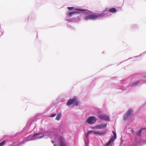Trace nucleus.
Masks as SVG:
<instances>
[{
    "mask_svg": "<svg viewBox=\"0 0 146 146\" xmlns=\"http://www.w3.org/2000/svg\"><path fill=\"white\" fill-rule=\"evenodd\" d=\"M139 82V81H137V82H135L133 84H132L131 85V86H134V85H137L138 84Z\"/></svg>",
    "mask_w": 146,
    "mask_h": 146,
    "instance_id": "18",
    "label": "nucleus"
},
{
    "mask_svg": "<svg viewBox=\"0 0 146 146\" xmlns=\"http://www.w3.org/2000/svg\"><path fill=\"white\" fill-rule=\"evenodd\" d=\"M41 135V133H36L35 134H34L33 135V137H35V138H37V139H39L40 138H43V135H41V136H39V135Z\"/></svg>",
    "mask_w": 146,
    "mask_h": 146,
    "instance_id": "10",
    "label": "nucleus"
},
{
    "mask_svg": "<svg viewBox=\"0 0 146 146\" xmlns=\"http://www.w3.org/2000/svg\"><path fill=\"white\" fill-rule=\"evenodd\" d=\"M111 142L110 141H109L107 143L105 144L104 146H108Z\"/></svg>",
    "mask_w": 146,
    "mask_h": 146,
    "instance_id": "15",
    "label": "nucleus"
},
{
    "mask_svg": "<svg viewBox=\"0 0 146 146\" xmlns=\"http://www.w3.org/2000/svg\"><path fill=\"white\" fill-rule=\"evenodd\" d=\"M60 146H66V144L64 139L62 137L60 138Z\"/></svg>",
    "mask_w": 146,
    "mask_h": 146,
    "instance_id": "9",
    "label": "nucleus"
},
{
    "mask_svg": "<svg viewBox=\"0 0 146 146\" xmlns=\"http://www.w3.org/2000/svg\"><path fill=\"white\" fill-rule=\"evenodd\" d=\"M5 143V141H4L0 143V146L3 145Z\"/></svg>",
    "mask_w": 146,
    "mask_h": 146,
    "instance_id": "17",
    "label": "nucleus"
},
{
    "mask_svg": "<svg viewBox=\"0 0 146 146\" xmlns=\"http://www.w3.org/2000/svg\"><path fill=\"white\" fill-rule=\"evenodd\" d=\"M112 133H113V135L114 134H116L115 133V132L113 131H112Z\"/></svg>",
    "mask_w": 146,
    "mask_h": 146,
    "instance_id": "23",
    "label": "nucleus"
},
{
    "mask_svg": "<svg viewBox=\"0 0 146 146\" xmlns=\"http://www.w3.org/2000/svg\"><path fill=\"white\" fill-rule=\"evenodd\" d=\"M92 133L93 134H97L99 135H103L106 133L105 132H98L95 131H90L88 133V135L90 133Z\"/></svg>",
    "mask_w": 146,
    "mask_h": 146,
    "instance_id": "8",
    "label": "nucleus"
},
{
    "mask_svg": "<svg viewBox=\"0 0 146 146\" xmlns=\"http://www.w3.org/2000/svg\"><path fill=\"white\" fill-rule=\"evenodd\" d=\"M74 103L76 106H78L79 104V102L77 101L76 99L75 98L69 100L66 103V105L69 106L71 104Z\"/></svg>",
    "mask_w": 146,
    "mask_h": 146,
    "instance_id": "2",
    "label": "nucleus"
},
{
    "mask_svg": "<svg viewBox=\"0 0 146 146\" xmlns=\"http://www.w3.org/2000/svg\"><path fill=\"white\" fill-rule=\"evenodd\" d=\"M74 10L77 11L69 13L67 14V15H68L69 16H71L73 14L76 13H79L80 12L87 11V10L86 9H75Z\"/></svg>",
    "mask_w": 146,
    "mask_h": 146,
    "instance_id": "5",
    "label": "nucleus"
},
{
    "mask_svg": "<svg viewBox=\"0 0 146 146\" xmlns=\"http://www.w3.org/2000/svg\"><path fill=\"white\" fill-rule=\"evenodd\" d=\"M102 16V14H98V15L91 14L85 16L84 17V19L86 20L88 19H95Z\"/></svg>",
    "mask_w": 146,
    "mask_h": 146,
    "instance_id": "1",
    "label": "nucleus"
},
{
    "mask_svg": "<svg viewBox=\"0 0 146 146\" xmlns=\"http://www.w3.org/2000/svg\"><path fill=\"white\" fill-rule=\"evenodd\" d=\"M107 124L106 123L102 124L100 125H98L94 127L95 129H102L106 127L107 126Z\"/></svg>",
    "mask_w": 146,
    "mask_h": 146,
    "instance_id": "7",
    "label": "nucleus"
},
{
    "mask_svg": "<svg viewBox=\"0 0 146 146\" xmlns=\"http://www.w3.org/2000/svg\"><path fill=\"white\" fill-rule=\"evenodd\" d=\"M88 135V133L87 134V135H86V137H87Z\"/></svg>",
    "mask_w": 146,
    "mask_h": 146,
    "instance_id": "24",
    "label": "nucleus"
},
{
    "mask_svg": "<svg viewBox=\"0 0 146 146\" xmlns=\"http://www.w3.org/2000/svg\"><path fill=\"white\" fill-rule=\"evenodd\" d=\"M98 117L102 120L106 121H109V117L105 115H99L98 116Z\"/></svg>",
    "mask_w": 146,
    "mask_h": 146,
    "instance_id": "6",
    "label": "nucleus"
},
{
    "mask_svg": "<svg viewBox=\"0 0 146 146\" xmlns=\"http://www.w3.org/2000/svg\"><path fill=\"white\" fill-rule=\"evenodd\" d=\"M131 132L132 133H133L134 132V131L132 129Z\"/></svg>",
    "mask_w": 146,
    "mask_h": 146,
    "instance_id": "22",
    "label": "nucleus"
},
{
    "mask_svg": "<svg viewBox=\"0 0 146 146\" xmlns=\"http://www.w3.org/2000/svg\"><path fill=\"white\" fill-rule=\"evenodd\" d=\"M56 115V114L55 113H54V114H53L52 115L50 116V117H53L55 116Z\"/></svg>",
    "mask_w": 146,
    "mask_h": 146,
    "instance_id": "20",
    "label": "nucleus"
},
{
    "mask_svg": "<svg viewBox=\"0 0 146 146\" xmlns=\"http://www.w3.org/2000/svg\"><path fill=\"white\" fill-rule=\"evenodd\" d=\"M117 11V10L115 8H112L110 9L109 10V11L111 13H114L116 12Z\"/></svg>",
    "mask_w": 146,
    "mask_h": 146,
    "instance_id": "11",
    "label": "nucleus"
},
{
    "mask_svg": "<svg viewBox=\"0 0 146 146\" xmlns=\"http://www.w3.org/2000/svg\"><path fill=\"white\" fill-rule=\"evenodd\" d=\"M113 135H114V136L113 137V138H114L115 139L116 138V134H114Z\"/></svg>",
    "mask_w": 146,
    "mask_h": 146,
    "instance_id": "21",
    "label": "nucleus"
},
{
    "mask_svg": "<svg viewBox=\"0 0 146 146\" xmlns=\"http://www.w3.org/2000/svg\"><path fill=\"white\" fill-rule=\"evenodd\" d=\"M30 136H29L28 137H27L25 139L23 143H24V142H25V141H28L30 140V139H29L31 138Z\"/></svg>",
    "mask_w": 146,
    "mask_h": 146,
    "instance_id": "14",
    "label": "nucleus"
},
{
    "mask_svg": "<svg viewBox=\"0 0 146 146\" xmlns=\"http://www.w3.org/2000/svg\"><path fill=\"white\" fill-rule=\"evenodd\" d=\"M144 129H145L146 130V128H141L139 131L137 133V134L138 135V136H140L141 135V132H142V131L144 130Z\"/></svg>",
    "mask_w": 146,
    "mask_h": 146,
    "instance_id": "12",
    "label": "nucleus"
},
{
    "mask_svg": "<svg viewBox=\"0 0 146 146\" xmlns=\"http://www.w3.org/2000/svg\"><path fill=\"white\" fill-rule=\"evenodd\" d=\"M54 146H56V145L55 144L54 145Z\"/></svg>",
    "mask_w": 146,
    "mask_h": 146,
    "instance_id": "25",
    "label": "nucleus"
},
{
    "mask_svg": "<svg viewBox=\"0 0 146 146\" xmlns=\"http://www.w3.org/2000/svg\"><path fill=\"white\" fill-rule=\"evenodd\" d=\"M115 139L113 138V137H112L110 139V141L111 142H113Z\"/></svg>",
    "mask_w": 146,
    "mask_h": 146,
    "instance_id": "16",
    "label": "nucleus"
},
{
    "mask_svg": "<svg viewBox=\"0 0 146 146\" xmlns=\"http://www.w3.org/2000/svg\"><path fill=\"white\" fill-rule=\"evenodd\" d=\"M61 114L60 113H58L57 114V116H56V119L57 120H59L61 118Z\"/></svg>",
    "mask_w": 146,
    "mask_h": 146,
    "instance_id": "13",
    "label": "nucleus"
},
{
    "mask_svg": "<svg viewBox=\"0 0 146 146\" xmlns=\"http://www.w3.org/2000/svg\"><path fill=\"white\" fill-rule=\"evenodd\" d=\"M69 10H72L74 9V7H68L67 8Z\"/></svg>",
    "mask_w": 146,
    "mask_h": 146,
    "instance_id": "19",
    "label": "nucleus"
},
{
    "mask_svg": "<svg viewBox=\"0 0 146 146\" xmlns=\"http://www.w3.org/2000/svg\"><path fill=\"white\" fill-rule=\"evenodd\" d=\"M133 112V110L132 109H130L129 110L124 116V120H126L128 117H129L132 113Z\"/></svg>",
    "mask_w": 146,
    "mask_h": 146,
    "instance_id": "4",
    "label": "nucleus"
},
{
    "mask_svg": "<svg viewBox=\"0 0 146 146\" xmlns=\"http://www.w3.org/2000/svg\"><path fill=\"white\" fill-rule=\"evenodd\" d=\"M96 121V118L95 116H90L86 120V121L89 124H92L95 122Z\"/></svg>",
    "mask_w": 146,
    "mask_h": 146,
    "instance_id": "3",
    "label": "nucleus"
}]
</instances>
